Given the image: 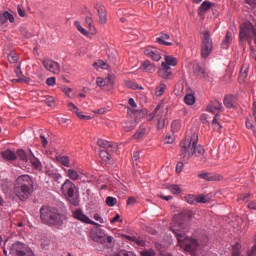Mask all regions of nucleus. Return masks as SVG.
Here are the masks:
<instances>
[{"instance_id":"nucleus-1","label":"nucleus","mask_w":256,"mask_h":256,"mask_svg":"<svg viewBox=\"0 0 256 256\" xmlns=\"http://www.w3.org/2000/svg\"><path fill=\"white\" fill-rule=\"evenodd\" d=\"M199 143V136L194 133L192 136H186L184 140L180 142V157L181 161L188 163L191 157H197V159H205V148Z\"/></svg>"},{"instance_id":"nucleus-2","label":"nucleus","mask_w":256,"mask_h":256,"mask_svg":"<svg viewBox=\"0 0 256 256\" xmlns=\"http://www.w3.org/2000/svg\"><path fill=\"white\" fill-rule=\"evenodd\" d=\"M13 191L20 201H27L35 191L33 178L27 174L19 176L15 181Z\"/></svg>"},{"instance_id":"nucleus-3","label":"nucleus","mask_w":256,"mask_h":256,"mask_svg":"<svg viewBox=\"0 0 256 256\" xmlns=\"http://www.w3.org/2000/svg\"><path fill=\"white\" fill-rule=\"evenodd\" d=\"M63 217V214L55 207L43 205L40 208V221L48 227L61 229L63 227Z\"/></svg>"},{"instance_id":"nucleus-4","label":"nucleus","mask_w":256,"mask_h":256,"mask_svg":"<svg viewBox=\"0 0 256 256\" xmlns=\"http://www.w3.org/2000/svg\"><path fill=\"white\" fill-rule=\"evenodd\" d=\"M170 229L174 233L180 247H182L184 251L190 255H193V253L199 249V240L192 237H187L185 231L183 230L176 229L175 227H171Z\"/></svg>"},{"instance_id":"nucleus-5","label":"nucleus","mask_w":256,"mask_h":256,"mask_svg":"<svg viewBox=\"0 0 256 256\" xmlns=\"http://www.w3.org/2000/svg\"><path fill=\"white\" fill-rule=\"evenodd\" d=\"M239 39L240 44L243 45L245 39L247 40L248 44L251 45L253 39L254 43L256 44V28L255 25L251 22H244L240 25V32H239Z\"/></svg>"},{"instance_id":"nucleus-6","label":"nucleus","mask_w":256,"mask_h":256,"mask_svg":"<svg viewBox=\"0 0 256 256\" xmlns=\"http://www.w3.org/2000/svg\"><path fill=\"white\" fill-rule=\"evenodd\" d=\"M193 217V212L191 210H183L182 212L176 214L172 220V227L185 231L187 229L188 221Z\"/></svg>"},{"instance_id":"nucleus-7","label":"nucleus","mask_w":256,"mask_h":256,"mask_svg":"<svg viewBox=\"0 0 256 256\" xmlns=\"http://www.w3.org/2000/svg\"><path fill=\"white\" fill-rule=\"evenodd\" d=\"M75 189H77V186H75V183H73L69 179H66L65 182L61 186V191H62L63 195L68 197L71 205H73L74 207H77V205H79V201L77 199L73 198L75 196Z\"/></svg>"},{"instance_id":"nucleus-8","label":"nucleus","mask_w":256,"mask_h":256,"mask_svg":"<svg viewBox=\"0 0 256 256\" xmlns=\"http://www.w3.org/2000/svg\"><path fill=\"white\" fill-rule=\"evenodd\" d=\"M202 43H201V57L203 59H207L213 51V40L211 39V34L209 31H204L202 36Z\"/></svg>"},{"instance_id":"nucleus-9","label":"nucleus","mask_w":256,"mask_h":256,"mask_svg":"<svg viewBox=\"0 0 256 256\" xmlns=\"http://www.w3.org/2000/svg\"><path fill=\"white\" fill-rule=\"evenodd\" d=\"M42 65L46 71L53 73L54 75H59L61 73V66L52 59H45L42 62Z\"/></svg>"},{"instance_id":"nucleus-10","label":"nucleus","mask_w":256,"mask_h":256,"mask_svg":"<svg viewBox=\"0 0 256 256\" xmlns=\"http://www.w3.org/2000/svg\"><path fill=\"white\" fill-rule=\"evenodd\" d=\"M74 219H77V221H81V223H85L86 225H94L96 227H101V225L93 220H90L85 213H83V210L76 209L73 212Z\"/></svg>"},{"instance_id":"nucleus-11","label":"nucleus","mask_w":256,"mask_h":256,"mask_svg":"<svg viewBox=\"0 0 256 256\" xmlns=\"http://www.w3.org/2000/svg\"><path fill=\"white\" fill-rule=\"evenodd\" d=\"M89 239L95 243H100L101 245H105V243H107V239H105V233L99 228L90 231Z\"/></svg>"},{"instance_id":"nucleus-12","label":"nucleus","mask_w":256,"mask_h":256,"mask_svg":"<svg viewBox=\"0 0 256 256\" xmlns=\"http://www.w3.org/2000/svg\"><path fill=\"white\" fill-rule=\"evenodd\" d=\"M29 249L25 244L21 242L14 243L10 248V255L19 256Z\"/></svg>"},{"instance_id":"nucleus-13","label":"nucleus","mask_w":256,"mask_h":256,"mask_svg":"<svg viewBox=\"0 0 256 256\" xmlns=\"http://www.w3.org/2000/svg\"><path fill=\"white\" fill-rule=\"evenodd\" d=\"M144 55L150 57L152 61H161V54L153 47L144 48Z\"/></svg>"},{"instance_id":"nucleus-14","label":"nucleus","mask_w":256,"mask_h":256,"mask_svg":"<svg viewBox=\"0 0 256 256\" xmlns=\"http://www.w3.org/2000/svg\"><path fill=\"white\" fill-rule=\"evenodd\" d=\"M95 9H97L99 16V23L101 25L107 24V8H105L102 4H96Z\"/></svg>"},{"instance_id":"nucleus-15","label":"nucleus","mask_w":256,"mask_h":256,"mask_svg":"<svg viewBox=\"0 0 256 256\" xmlns=\"http://www.w3.org/2000/svg\"><path fill=\"white\" fill-rule=\"evenodd\" d=\"M210 113H221L223 111V105L219 100L210 101L206 108Z\"/></svg>"},{"instance_id":"nucleus-16","label":"nucleus","mask_w":256,"mask_h":256,"mask_svg":"<svg viewBox=\"0 0 256 256\" xmlns=\"http://www.w3.org/2000/svg\"><path fill=\"white\" fill-rule=\"evenodd\" d=\"M193 73L196 77H199V79H207V72H205V68L199 63L193 65Z\"/></svg>"},{"instance_id":"nucleus-17","label":"nucleus","mask_w":256,"mask_h":256,"mask_svg":"<svg viewBox=\"0 0 256 256\" xmlns=\"http://www.w3.org/2000/svg\"><path fill=\"white\" fill-rule=\"evenodd\" d=\"M161 67L162 68L158 70L159 77H161L162 79H169V77L173 75V71L166 64H161Z\"/></svg>"},{"instance_id":"nucleus-18","label":"nucleus","mask_w":256,"mask_h":256,"mask_svg":"<svg viewBox=\"0 0 256 256\" xmlns=\"http://www.w3.org/2000/svg\"><path fill=\"white\" fill-rule=\"evenodd\" d=\"M141 69H143V71H145L146 73H155V64L151 63V61L149 60H145L142 63V67Z\"/></svg>"},{"instance_id":"nucleus-19","label":"nucleus","mask_w":256,"mask_h":256,"mask_svg":"<svg viewBox=\"0 0 256 256\" xmlns=\"http://www.w3.org/2000/svg\"><path fill=\"white\" fill-rule=\"evenodd\" d=\"M236 97L233 95L225 96L224 98V105L227 109H233L235 107Z\"/></svg>"},{"instance_id":"nucleus-20","label":"nucleus","mask_w":256,"mask_h":256,"mask_svg":"<svg viewBox=\"0 0 256 256\" xmlns=\"http://www.w3.org/2000/svg\"><path fill=\"white\" fill-rule=\"evenodd\" d=\"M32 167L34 169H41L43 167V165H41V161H39V159H37L34 155H33V152L30 151V154H29V160Z\"/></svg>"},{"instance_id":"nucleus-21","label":"nucleus","mask_w":256,"mask_h":256,"mask_svg":"<svg viewBox=\"0 0 256 256\" xmlns=\"http://www.w3.org/2000/svg\"><path fill=\"white\" fill-rule=\"evenodd\" d=\"M165 39H171V36L167 33H162V36L156 38V43L159 45L171 46L173 43L165 41Z\"/></svg>"},{"instance_id":"nucleus-22","label":"nucleus","mask_w":256,"mask_h":256,"mask_svg":"<svg viewBox=\"0 0 256 256\" xmlns=\"http://www.w3.org/2000/svg\"><path fill=\"white\" fill-rule=\"evenodd\" d=\"M3 159L6 161H15L17 160V154L11 150H6L5 152L1 153Z\"/></svg>"},{"instance_id":"nucleus-23","label":"nucleus","mask_w":256,"mask_h":256,"mask_svg":"<svg viewBox=\"0 0 256 256\" xmlns=\"http://www.w3.org/2000/svg\"><path fill=\"white\" fill-rule=\"evenodd\" d=\"M157 115H163V111H161V104H158L154 111L147 116V121H153Z\"/></svg>"},{"instance_id":"nucleus-24","label":"nucleus","mask_w":256,"mask_h":256,"mask_svg":"<svg viewBox=\"0 0 256 256\" xmlns=\"http://www.w3.org/2000/svg\"><path fill=\"white\" fill-rule=\"evenodd\" d=\"M111 150H100V158L102 161H105L106 163H111V153H109Z\"/></svg>"},{"instance_id":"nucleus-25","label":"nucleus","mask_w":256,"mask_h":256,"mask_svg":"<svg viewBox=\"0 0 256 256\" xmlns=\"http://www.w3.org/2000/svg\"><path fill=\"white\" fill-rule=\"evenodd\" d=\"M167 67H175L177 65V59L173 56H165V62H162Z\"/></svg>"},{"instance_id":"nucleus-26","label":"nucleus","mask_w":256,"mask_h":256,"mask_svg":"<svg viewBox=\"0 0 256 256\" xmlns=\"http://www.w3.org/2000/svg\"><path fill=\"white\" fill-rule=\"evenodd\" d=\"M229 45H231V32H227L225 38L221 43L222 49H229Z\"/></svg>"},{"instance_id":"nucleus-27","label":"nucleus","mask_w":256,"mask_h":256,"mask_svg":"<svg viewBox=\"0 0 256 256\" xmlns=\"http://www.w3.org/2000/svg\"><path fill=\"white\" fill-rule=\"evenodd\" d=\"M67 177L70 178L71 181H77L79 179V172L75 169L67 170Z\"/></svg>"},{"instance_id":"nucleus-28","label":"nucleus","mask_w":256,"mask_h":256,"mask_svg":"<svg viewBox=\"0 0 256 256\" xmlns=\"http://www.w3.org/2000/svg\"><path fill=\"white\" fill-rule=\"evenodd\" d=\"M99 147H102V149H106L107 151L113 149V144L107 140H98Z\"/></svg>"},{"instance_id":"nucleus-29","label":"nucleus","mask_w":256,"mask_h":256,"mask_svg":"<svg viewBox=\"0 0 256 256\" xmlns=\"http://www.w3.org/2000/svg\"><path fill=\"white\" fill-rule=\"evenodd\" d=\"M45 175H47L48 177H51V179H53L57 183H59V179H61V175H59L58 173H55L53 170H49V169L45 170Z\"/></svg>"},{"instance_id":"nucleus-30","label":"nucleus","mask_w":256,"mask_h":256,"mask_svg":"<svg viewBox=\"0 0 256 256\" xmlns=\"http://www.w3.org/2000/svg\"><path fill=\"white\" fill-rule=\"evenodd\" d=\"M68 108L69 111H72V113H75L77 115V117H79V119H81V117H83V113L79 112V108H77L73 102L68 103Z\"/></svg>"},{"instance_id":"nucleus-31","label":"nucleus","mask_w":256,"mask_h":256,"mask_svg":"<svg viewBox=\"0 0 256 256\" xmlns=\"http://www.w3.org/2000/svg\"><path fill=\"white\" fill-rule=\"evenodd\" d=\"M198 177L200 179H204L205 181H217V177L216 176H213L209 173H202V174H199Z\"/></svg>"},{"instance_id":"nucleus-32","label":"nucleus","mask_w":256,"mask_h":256,"mask_svg":"<svg viewBox=\"0 0 256 256\" xmlns=\"http://www.w3.org/2000/svg\"><path fill=\"white\" fill-rule=\"evenodd\" d=\"M209 9H211V2H209V1H204V2L200 5L198 11H199V13H205V11H209Z\"/></svg>"},{"instance_id":"nucleus-33","label":"nucleus","mask_w":256,"mask_h":256,"mask_svg":"<svg viewBox=\"0 0 256 256\" xmlns=\"http://www.w3.org/2000/svg\"><path fill=\"white\" fill-rule=\"evenodd\" d=\"M156 119L158 121V129H164L165 128V118H163V114H157Z\"/></svg>"},{"instance_id":"nucleus-34","label":"nucleus","mask_w":256,"mask_h":256,"mask_svg":"<svg viewBox=\"0 0 256 256\" xmlns=\"http://www.w3.org/2000/svg\"><path fill=\"white\" fill-rule=\"evenodd\" d=\"M165 89H167V85H165L164 83H161L158 87H156V91H155L156 96L161 97V95L165 93Z\"/></svg>"},{"instance_id":"nucleus-35","label":"nucleus","mask_w":256,"mask_h":256,"mask_svg":"<svg viewBox=\"0 0 256 256\" xmlns=\"http://www.w3.org/2000/svg\"><path fill=\"white\" fill-rule=\"evenodd\" d=\"M184 102L186 103V105H195V95L187 94L184 97Z\"/></svg>"},{"instance_id":"nucleus-36","label":"nucleus","mask_w":256,"mask_h":256,"mask_svg":"<svg viewBox=\"0 0 256 256\" xmlns=\"http://www.w3.org/2000/svg\"><path fill=\"white\" fill-rule=\"evenodd\" d=\"M16 156H18L19 159H21V161H25V163L29 161V154L27 155V153L24 152V150H18Z\"/></svg>"},{"instance_id":"nucleus-37","label":"nucleus","mask_w":256,"mask_h":256,"mask_svg":"<svg viewBox=\"0 0 256 256\" xmlns=\"http://www.w3.org/2000/svg\"><path fill=\"white\" fill-rule=\"evenodd\" d=\"M75 27L78 29L82 35H85L86 37L89 36V31H87L85 28L81 27V22L75 21L74 22Z\"/></svg>"},{"instance_id":"nucleus-38","label":"nucleus","mask_w":256,"mask_h":256,"mask_svg":"<svg viewBox=\"0 0 256 256\" xmlns=\"http://www.w3.org/2000/svg\"><path fill=\"white\" fill-rule=\"evenodd\" d=\"M172 133H177L181 129V121L174 120L171 125Z\"/></svg>"},{"instance_id":"nucleus-39","label":"nucleus","mask_w":256,"mask_h":256,"mask_svg":"<svg viewBox=\"0 0 256 256\" xmlns=\"http://www.w3.org/2000/svg\"><path fill=\"white\" fill-rule=\"evenodd\" d=\"M185 201H187L189 205H197V197L193 194L186 196Z\"/></svg>"},{"instance_id":"nucleus-40","label":"nucleus","mask_w":256,"mask_h":256,"mask_svg":"<svg viewBox=\"0 0 256 256\" xmlns=\"http://www.w3.org/2000/svg\"><path fill=\"white\" fill-rule=\"evenodd\" d=\"M169 191L173 193V195H179L181 193V188H179V185H170L168 186Z\"/></svg>"},{"instance_id":"nucleus-41","label":"nucleus","mask_w":256,"mask_h":256,"mask_svg":"<svg viewBox=\"0 0 256 256\" xmlns=\"http://www.w3.org/2000/svg\"><path fill=\"white\" fill-rule=\"evenodd\" d=\"M106 205H108V207H115V205H117V198L108 196L106 198Z\"/></svg>"},{"instance_id":"nucleus-42","label":"nucleus","mask_w":256,"mask_h":256,"mask_svg":"<svg viewBox=\"0 0 256 256\" xmlns=\"http://www.w3.org/2000/svg\"><path fill=\"white\" fill-rule=\"evenodd\" d=\"M111 256H136V255L135 253L127 250H120L119 252L112 254Z\"/></svg>"},{"instance_id":"nucleus-43","label":"nucleus","mask_w":256,"mask_h":256,"mask_svg":"<svg viewBox=\"0 0 256 256\" xmlns=\"http://www.w3.org/2000/svg\"><path fill=\"white\" fill-rule=\"evenodd\" d=\"M219 114H216L213 118L212 125L216 131H221V124L218 122Z\"/></svg>"},{"instance_id":"nucleus-44","label":"nucleus","mask_w":256,"mask_h":256,"mask_svg":"<svg viewBox=\"0 0 256 256\" xmlns=\"http://www.w3.org/2000/svg\"><path fill=\"white\" fill-rule=\"evenodd\" d=\"M145 133H147V129L146 128H140L134 135V139H141V137H143L145 135Z\"/></svg>"},{"instance_id":"nucleus-45","label":"nucleus","mask_w":256,"mask_h":256,"mask_svg":"<svg viewBox=\"0 0 256 256\" xmlns=\"http://www.w3.org/2000/svg\"><path fill=\"white\" fill-rule=\"evenodd\" d=\"M106 85L108 86H113L115 85V75L108 74L107 77L105 78Z\"/></svg>"},{"instance_id":"nucleus-46","label":"nucleus","mask_w":256,"mask_h":256,"mask_svg":"<svg viewBox=\"0 0 256 256\" xmlns=\"http://www.w3.org/2000/svg\"><path fill=\"white\" fill-rule=\"evenodd\" d=\"M17 12L19 17H27V12H25V8H23V5L19 4L17 6Z\"/></svg>"},{"instance_id":"nucleus-47","label":"nucleus","mask_w":256,"mask_h":256,"mask_svg":"<svg viewBox=\"0 0 256 256\" xmlns=\"http://www.w3.org/2000/svg\"><path fill=\"white\" fill-rule=\"evenodd\" d=\"M133 243H136V245H138L139 247H145V241L141 237L134 236Z\"/></svg>"},{"instance_id":"nucleus-48","label":"nucleus","mask_w":256,"mask_h":256,"mask_svg":"<svg viewBox=\"0 0 256 256\" xmlns=\"http://www.w3.org/2000/svg\"><path fill=\"white\" fill-rule=\"evenodd\" d=\"M209 201H210L209 197L205 195H199L197 197V203H209Z\"/></svg>"},{"instance_id":"nucleus-49","label":"nucleus","mask_w":256,"mask_h":256,"mask_svg":"<svg viewBox=\"0 0 256 256\" xmlns=\"http://www.w3.org/2000/svg\"><path fill=\"white\" fill-rule=\"evenodd\" d=\"M125 85H126V87H129V89H139V84H137L133 81H126Z\"/></svg>"},{"instance_id":"nucleus-50","label":"nucleus","mask_w":256,"mask_h":256,"mask_svg":"<svg viewBox=\"0 0 256 256\" xmlns=\"http://www.w3.org/2000/svg\"><path fill=\"white\" fill-rule=\"evenodd\" d=\"M8 61L9 63H17V61H19V56H17V54H9Z\"/></svg>"},{"instance_id":"nucleus-51","label":"nucleus","mask_w":256,"mask_h":256,"mask_svg":"<svg viewBox=\"0 0 256 256\" xmlns=\"http://www.w3.org/2000/svg\"><path fill=\"white\" fill-rule=\"evenodd\" d=\"M61 165H64V167H69V157L67 156H62L59 159Z\"/></svg>"},{"instance_id":"nucleus-52","label":"nucleus","mask_w":256,"mask_h":256,"mask_svg":"<svg viewBox=\"0 0 256 256\" xmlns=\"http://www.w3.org/2000/svg\"><path fill=\"white\" fill-rule=\"evenodd\" d=\"M96 83H97L98 87H105V85H107V80H105L102 77H98L96 80Z\"/></svg>"},{"instance_id":"nucleus-53","label":"nucleus","mask_w":256,"mask_h":256,"mask_svg":"<svg viewBox=\"0 0 256 256\" xmlns=\"http://www.w3.org/2000/svg\"><path fill=\"white\" fill-rule=\"evenodd\" d=\"M142 256H156L155 251L153 249L144 250L141 252Z\"/></svg>"},{"instance_id":"nucleus-54","label":"nucleus","mask_w":256,"mask_h":256,"mask_svg":"<svg viewBox=\"0 0 256 256\" xmlns=\"http://www.w3.org/2000/svg\"><path fill=\"white\" fill-rule=\"evenodd\" d=\"M175 141V137L172 136L171 134H167L165 137V143H167L168 145H171V143H174Z\"/></svg>"},{"instance_id":"nucleus-55","label":"nucleus","mask_w":256,"mask_h":256,"mask_svg":"<svg viewBox=\"0 0 256 256\" xmlns=\"http://www.w3.org/2000/svg\"><path fill=\"white\" fill-rule=\"evenodd\" d=\"M55 83H56L55 77H50V78H47L46 80V84L48 85V87H54Z\"/></svg>"},{"instance_id":"nucleus-56","label":"nucleus","mask_w":256,"mask_h":256,"mask_svg":"<svg viewBox=\"0 0 256 256\" xmlns=\"http://www.w3.org/2000/svg\"><path fill=\"white\" fill-rule=\"evenodd\" d=\"M5 15L7 21H10V23H15V16H13V14L9 13L8 11H5Z\"/></svg>"},{"instance_id":"nucleus-57","label":"nucleus","mask_w":256,"mask_h":256,"mask_svg":"<svg viewBox=\"0 0 256 256\" xmlns=\"http://www.w3.org/2000/svg\"><path fill=\"white\" fill-rule=\"evenodd\" d=\"M15 74H16V77L24 78L23 71H21V65L15 68Z\"/></svg>"},{"instance_id":"nucleus-58","label":"nucleus","mask_w":256,"mask_h":256,"mask_svg":"<svg viewBox=\"0 0 256 256\" xmlns=\"http://www.w3.org/2000/svg\"><path fill=\"white\" fill-rule=\"evenodd\" d=\"M45 103L48 105V107H53L55 104V99H53V97H48L46 98Z\"/></svg>"},{"instance_id":"nucleus-59","label":"nucleus","mask_w":256,"mask_h":256,"mask_svg":"<svg viewBox=\"0 0 256 256\" xmlns=\"http://www.w3.org/2000/svg\"><path fill=\"white\" fill-rule=\"evenodd\" d=\"M5 23H7V16L4 13H0V25H5Z\"/></svg>"},{"instance_id":"nucleus-60","label":"nucleus","mask_w":256,"mask_h":256,"mask_svg":"<svg viewBox=\"0 0 256 256\" xmlns=\"http://www.w3.org/2000/svg\"><path fill=\"white\" fill-rule=\"evenodd\" d=\"M239 79H241L242 81H245V79H247V69L240 71Z\"/></svg>"},{"instance_id":"nucleus-61","label":"nucleus","mask_w":256,"mask_h":256,"mask_svg":"<svg viewBox=\"0 0 256 256\" xmlns=\"http://www.w3.org/2000/svg\"><path fill=\"white\" fill-rule=\"evenodd\" d=\"M183 163H184L183 161L177 163V165H176V173H181V171H183V167H184Z\"/></svg>"},{"instance_id":"nucleus-62","label":"nucleus","mask_w":256,"mask_h":256,"mask_svg":"<svg viewBox=\"0 0 256 256\" xmlns=\"http://www.w3.org/2000/svg\"><path fill=\"white\" fill-rule=\"evenodd\" d=\"M19 256H35V254L33 253V251L29 248H27L23 254L19 255Z\"/></svg>"},{"instance_id":"nucleus-63","label":"nucleus","mask_w":256,"mask_h":256,"mask_svg":"<svg viewBox=\"0 0 256 256\" xmlns=\"http://www.w3.org/2000/svg\"><path fill=\"white\" fill-rule=\"evenodd\" d=\"M86 24L88 25V27H89V29H90V31H91V27H92V25H93V18L87 16V17H86Z\"/></svg>"},{"instance_id":"nucleus-64","label":"nucleus","mask_w":256,"mask_h":256,"mask_svg":"<svg viewBox=\"0 0 256 256\" xmlns=\"http://www.w3.org/2000/svg\"><path fill=\"white\" fill-rule=\"evenodd\" d=\"M247 256H256V246L252 247V249L248 251Z\"/></svg>"}]
</instances>
